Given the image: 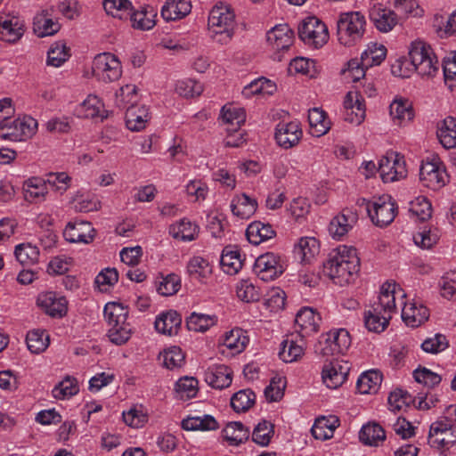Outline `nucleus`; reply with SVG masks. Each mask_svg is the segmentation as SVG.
Wrapping results in <instances>:
<instances>
[{"instance_id": "obj_1", "label": "nucleus", "mask_w": 456, "mask_h": 456, "mask_svg": "<svg viewBox=\"0 0 456 456\" xmlns=\"http://www.w3.org/2000/svg\"><path fill=\"white\" fill-rule=\"evenodd\" d=\"M359 270L360 258L357 251L347 246H340L333 250L323 265V273L340 286L354 281Z\"/></svg>"}, {"instance_id": "obj_2", "label": "nucleus", "mask_w": 456, "mask_h": 456, "mask_svg": "<svg viewBox=\"0 0 456 456\" xmlns=\"http://www.w3.org/2000/svg\"><path fill=\"white\" fill-rule=\"evenodd\" d=\"M208 29L212 38L225 45L234 34L235 14L230 5L220 3L212 8L208 15Z\"/></svg>"}, {"instance_id": "obj_3", "label": "nucleus", "mask_w": 456, "mask_h": 456, "mask_svg": "<svg viewBox=\"0 0 456 456\" xmlns=\"http://www.w3.org/2000/svg\"><path fill=\"white\" fill-rule=\"evenodd\" d=\"M104 316L110 326L108 332L110 340L118 346L126 343L132 334L131 326L126 322L127 308L119 303L110 302L104 307Z\"/></svg>"}, {"instance_id": "obj_4", "label": "nucleus", "mask_w": 456, "mask_h": 456, "mask_svg": "<svg viewBox=\"0 0 456 456\" xmlns=\"http://www.w3.org/2000/svg\"><path fill=\"white\" fill-rule=\"evenodd\" d=\"M365 17L360 12L339 14L337 20V35L340 44L350 46L360 41L365 32Z\"/></svg>"}, {"instance_id": "obj_5", "label": "nucleus", "mask_w": 456, "mask_h": 456, "mask_svg": "<svg viewBox=\"0 0 456 456\" xmlns=\"http://www.w3.org/2000/svg\"><path fill=\"white\" fill-rule=\"evenodd\" d=\"M410 60L417 73L422 77H433L439 70L437 57L431 46L423 41L411 44Z\"/></svg>"}, {"instance_id": "obj_6", "label": "nucleus", "mask_w": 456, "mask_h": 456, "mask_svg": "<svg viewBox=\"0 0 456 456\" xmlns=\"http://www.w3.org/2000/svg\"><path fill=\"white\" fill-rule=\"evenodd\" d=\"M37 122L29 116L12 119L4 117L0 122V138L22 142L30 138L37 131Z\"/></svg>"}, {"instance_id": "obj_7", "label": "nucleus", "mask_w": 456, "mask_h": 456, "mask_svg": "<svg viewBox=\"0 0 456 456\" xmlns=\"http://www.w3.org/2000/svg\"><path fill=\"white\" fill-rule=\"evenodd\" d=\"M350 345L349 332L345 329H339L322 335L315 351L322 356H336L344 354Z\"/></svg>"}, {"instance_id": "obj_8", "label": "nucleus", "mask_w": 456, "mask_h": 456, "mask_svg": "<svg viewBox=\"0 0 456 456\" xmlns=\"http://www.w3.org/2000/svg\"><path fill=\"white\" fill-rule=\"evenodd\" d=\"M447 174L438 156L433 155L422 161L419 168V180L432 190H438L446 183Z\"/></svg>"}, {"instance_id": "obj_9", "label": "nucleus", "mask_w": 456, "mask_h": 456, "mask_svg": "<svg viewBox=\"0 0 456 456\" xmlns=\"http://www.w3.org/2000/svg\"><path fill=\"white\" fill-rule=\"evenodd\" d=\"M428 443L437 449H449L456 444V425L446 417L430 425Z\"/></svg>"}, {"instance_id": "obj_10", "label": "nucleus", "mask_w": 456, "mask_h": 456, "mask_svg": "<svg viewBox=\"0 0 456 456\" xmlns=\"http://www.w3.org/2000/svg\"><path fill=\"white\" fill-rule=\"evenodd\" d=\"M366 210L374 224L384 227L394 221L397 206L390 196L383 195L374 201H367Z\"/></svg>"}, {"instance_id": "obj_11", "label": "nucleus", "mask_w": 456, "mask_h": 456, "mask_svg": "<svg viewBox=\"0 0 456 456\" xmlns=\"http://www.w3.org/2000/svg\"><path fill=\"white\" fill-rule=\"evenodd\" d=\"M93 74L100 81L110 83L118 80L122 75L119 60L110 53L96 55L93 61Z\"/></svg>"}, {"instance_id": "obj_12", "label": "nucleus", "mask_w": 456, "mask_h": 456, "mask_svg": "<svg viewBox=\"0 0 456 456\" xmlns=\"http://www.w3.org/2000/svg\"><path fill=\"white\" fill-rule=\"evenodd\" d=\"M299 38L314 48L322 47L329 38L326 25L316 17H308L298 27Z\"/></svg>"}, {"instance_id": "obj_13", "label": "nucleus", "mask_w": 456, "mask_h": 456, "mask_svg": "<svg viewBox=\"0 0 456 456\" xmlns=\"http://www.w3.org/2000/svg\"><path fill=\"white\" fill-rule=\"evenodd\" d=\"M378 172L385 183L395 182L407 175L403 156L395 151L387 152L379 161Z\"/></svg>"}, {"instance_id": "obj_14", "label": "nucleus", "mask_w": 456, "mask_h": 456, "mask_svg": "<svg viewBox=\"0 0 456 456\" xmlns=\"http://www.w3.org/2000/svg\"><path fill=\"white\" fill-rule=\"evenodd\" d=\"M285 271L284 263L274 253L268 252L259 256L254 265L255 273L262 281H272L281 276Z\"/></svg>"}, {"instance_id": "obj_15", "label": "nucleus", "mask_w": 456, "mask_h": 456, "mask_svg": "<svg viewBox=\"0 0 456 456\" xmlns=\"http://www.w3.org/2000/svg\"><path fill=\"white\" fill-rule=\"evenodd\" d=\"M350 370V365L347 362L338 361V359L324 364L322 372L323 383L330 389H336L342 386Z\"/></svg>"}, {"instance_id": "obj_16", "label": "nucleus", "mask_w": 456, "mask_h": 456, "mask_svg": "<svg viewBox=\"0 0 456 456\" xmlns=\"http://www.w3.org/2000/svg\"><path fill=\"white\" fill-rule=\"evenodd\" d=\"M128 20L131 26L134 29L150 30L156 24L157 10L151 4H139L137 6L133 5Z\"/></svg>"}, {"instance_id": "obj_17", "label": "nucleus", "mask_w": 456, "mask_h": 456, "mask_svg": "<svg viewBox=\"0 0 456 456\" xmlns=\"http://www.w3.org/2000/svg\"><path fill=\"white\" fill-rule=\"evenodd\" d=\"M95 233L91 223L85 221L69 222L63 231L65 240L71 243L88 244L94 240Z\"/></svg>"}, {"instance_id": "obj_18", "label": "nucleus", "mask_w": 456, "mask_h": 456, "mask_svg": "<svg viewBox=\"0 0 456 456\" xmlns=\"http://www.w3.org/2000/svg\"><path fill=\"white\" fill-rule=\"evenodd\" d=\"M24 33V21L11 13L0 14V39L8 43L18 41Z\"/></svg>"}, {"instance_id": "obj_19", "label": "nucleus", "mask_w": 456, "mask_h": 456, "mask_svg": "<svg viewBox=\"0 0 456 456\" xmlns=\"http://www.w3.org/2000/svg\"><path fill=\"white\" fill-rule=\"evenodd\" d=\"M37 305L48 315L61 318L68 311V302L64 297H57L54 292H45L38 296Z\"/></svg>"}, {"instance_id": "obj_20", "label": "nucleus", "mask_w": 456, "mask_h": 456, "mask_svg": "<svg viewBox=\"0 0 456 456\" xmlns=\"http://www.w3.org/2000/svg\"><path fill=\"white\" fill-rule=\"evenodd\" d=\"M302 134L299 123H279L276 126L275 140L281 147L290 149L299 142Z\"/></svg>"}, {"instance_id": "obj_21", "label": "nucleus", "mask_w": 456, "mask_h": 456, "mask_svg": "<svg viewBox=\"0 0 456 456\" xmlns=\"http://www.w3.org/2000/svg\"><path fill=\"white\" fill-rule=\"evenodd\" d=\"M266 39L274 51H285L294 42V32L289 25L279 24L267 32Z\"/></svg>"}, {"instance_id": "obj_22", "label": "nucleus", "mask_w": 456, "mask_h": 456, "mask_svg": "<svg viewBox=\"0 0 456 456\" xmlns=\"http://www.w3.org/2000/svg\"><path fill=\"white\" fill-rule=\"evenodd\" d=\"M344 119L354 125H360L365 118V107L357 92H348L344 101Z\"/></svg>"}, {"instance_id": "obj_23", "label": "nucleus", "mask_w": 456, "mask_h": 456, "mask_svg": "<svg viewBox=\"0 0 456 456\" xmlns=\"http://www.w3.org/2000/svg\"><path fill=\"white\" fill-rule=\"evenodd\" d=\"M321 317L312 308L304 307L298 311L295 318L296 331L305 338L318 331Z\"/></svg>"}, {"instance_id": "obj_24", "label": "nucleus", "mask_w": 456, "mask_h": 456, "mask_svg": "<svg viewBox=\"0 0 456 456\" xmlns=\"http://www.w3.org/2000/svg\"><path fill=\"white\" fill-rule=\"evenodd\" d=\"M370 19L378 30L387 33L397 24V16L390 9L374 5L370 10Z\"/></svg>"}, {"instance_id": "obj_25", "label": "nucleus", "mask_w": 456, "mask_h": 456, "mask_svg": "<svg viewBox=\"0 0 456 456\" xmlns=\"http://www.w3.org/2000/svg\"><path fill=\"white\" fill-rule=\"evenodd\" d=\"M357 221L356 213L350 209H343L341 214L335 216L330 223L329 232L333 238L340 239L353 227Z\"/></svg>"}, {"instance_id": "obj_26", "label": "nucleus", "mask_w": 456, "mask_h": 456, "mask_svg": "<svg viewBox=\"0 0 456 456\" xmlns=\"http://www.w3.org/2000/svg\"><path fill=\"white\" fill-rule=\"evenodd\" d=\"M232 370L224 364L209 367L205 372V381L213 388L223 389L232 383Z\"/></svg>"}, {"instance_id": "obj_27", "label": "nucleus", "mask_w": 456, "mask_h": 456, "mask_svg": "<svg viewBox=\"0 0 456 456\" xmlns=\"http://www.w3.org/2000/svg\"><path fill=\"white\" fill-rule=\"evenodd\" d=\"M60 28L61 24L53 20L46 10L37 13L33 19V31L38 37L53 36Z\"/></svg>"}, {"instance_id": "obj_28", "label": "nucleus", "mask_w": 456, "mask_h": 456, "mask_svg": "<svg viewBox=\"0 0 456 456\" xmlns=\"http://www.w3.org/2000/svg\"><path fill=\"white\" fill-rule=\"evenodd\" d=\"M191 11L190 0H166L160 14L167 20H176L186 17Z\"/></svg>"}, {"instance_id": "obj_29", "label": "nucleus", "mask_w": 456, "mask_h": 456, "mask_svg": "<svg viewBox=\"0 0 456 456\" xmlns=\"http://www.w3.org/2000/svg\"><path fill=\"white\" fill-rule=\"evenodd\" d=\"M396 287L397 285L395 282L384 283L381 287L378 301H375L371 306L392 317L393 313L396 310L395 296L396 293Z\"/></svg>"}, {"instance_id": "obj_30", "label": "nucleus", "mask_w": 456, "mask_h": 456, "mask_svg": "<svg viewBox=\"0 0 456 456\" xmlns=\"http://www.w3.org/2000/svg\"><path fill=\"white\" fill-rule=\"evenodd\" d=\"M154 324L158 332L172 336L177 334L182 324V317L176 311L170 310L159 314Z\"/></svg>"}, {"instance_id": "obj_31", "label": "nucleus", "mask_w": 456, "mask_h": 456, "mask_svg": "<svg viewBox=\"0 0 456 456\" xmlns=\"http://www.w3.org/2000/svg\"><path fill=\"white\" fill-rule=\"evenodd\" d=\"M428 309L421 304H404L402 309V318L403 322L406 325L413 328L421 325L428 319Z\"/></svg>"}, {"instance_id": "obj_32", "label": "nucleus", "mask_w": 456, "mask_h": 456, "mask_svg": "<svg viewBox=\"0 0 456 456\" xmlns=\"http://www.w3.org/2000/svg\"><path fill=\"white\" fill-rule=\"evenodd\" d=\"M220 117L222 122L227 126V133L239 132L240 126L244 124L246 120L245 110L232 105L224 106Z\"/></svg>"}, {"instance_id": "obj_33", "label": "nucleus", "mask_w": 456, "mask_h": 456, "mask_svg": "<svg viewBox=\"0 0 456 456\" xmlns=\"http://www.w3.org/2000/svg\"><path fill=\"white\" fill-rule=\"evenodd\" d=\"M150 119L149 110L145 106H129L126 112V127L131 131H141L145 128Z\"/></svg>"}, {"instance_id": "obj_34", "label": "nucleus", "mask_w": 456, "mask_h": 456, "mask_svg": "<svg viewBox=\"0 0 456 456\" xmlns=\"http://www.w3.org/2000/svg\"><path fill=\"white\" fill-rule=\"evenodd\" d=\"M220 264L224 273L230 275L236 274L243 265L240 249L233 246L225 247L223 249Z\"/></svg>"}, {"instance_id": "obj_35", "label": "nucleus", "mask_w": 456, "mask_h": 456, "mask_svg": "<svg viewBox=\"0 0 456 456\" xmlns=\"http://www.w3.org/2000/svg\"><path fill=\"white\" fill-rule=\"evenodd\" d=\"M276 232L271 224L259 221L251 223L246 230V236L248 241L254 245L268 240L273 238Z\"/></svg>"}, {"instance_id": "obj_36", "label": "nucleus", "mask_w": 456, "mask_h": 456, "mask_svg": "<svg viewBox=\"0 0 456 456\" xmlns=\"http://www.w3.org/2000/svg\"><path fill=\"white\" fill-rule=\"evenodd\" d=\"M24 196L28 201L41 202L48 193L46 182L39 177L28 179L23 184Z\"/></svg>"}, {"instance_id": "obj_37", "label": "nucleus", "mask_w": 456, "mask_h": 456, "mask_svg": "<svg viewBox=\"0 0 456 456\" xmlns=\"http://www.w3.org/2000/svg\"><path fill=\"white\" fill-rule=\"evenodd\" d=\"M199 231V226L187 218H183L169 227L172 237L183 241L194 240L198 237Z\"/></svg>"}, {"instance_id": "obj_38", "label": "nucleus", "mask_w": 456, "mask_h": 456, "mask_svg": "<svg viewBox=\"0 0 456 456\" xmlns=\"http://www.w3.org/2000/svg\"><path fill=\"white\" fill-rule=\"evenodd\" d=\"M256 200L249 198L247 194L234 197L231 203L232 214L241 219L250 218L256 212Z\"/></svg>"}, {"instance_id": "obj_39", "label": "nucleus", "mask_w": 456, "mask_h": 456, "mask_svg": "<svg viewBox=\"0 0 456 456\" xmlns=\"http://www.w3.org/2000/svg\"><path fill=\"white\" fill-rule=\"evenodd\" d=\"M187 273L191 279L203 283L210 277L212 267L207 259L195 256L187 264Z\"/></svg>"}, {"instance_id": "obj_40", "label": "nucleus", "mask_w": 456, "mask_h": 456, "mask_svg": "<svg viewBox=\"0 0 456 456\" xmlns=\"http://www.w3.org/2000/svg\"><path fill=\"white\" fill-rule=\"evenodd\" d=\"M308 121L313 135L320 137L328 133L330 129V121L325 111L319 108L309 110Z\"/></svg>"}, {"instance_id": "obj_41", "label": "nucleus", "mask_w": 456, "mask_h": 456, "mask_svg": "<svg viewBox=\"0 0 456 456\" xmlns=\"http://www.w3.org/2000/svg\"><path fill=\"white\" fill-rule=\"evenodd\" d=\"M103 104L102 101L95 95H88V97L77 106L75 112L78 118H94L95 117H102L105 118L106 116L102 114Z\"/></svg>"}, {"instance_id": "obj_42", "label": "nucleus", "mask_w": 456, "mask_h": 456, "mask_svg": "<svg viewBox=\"0 0 456 456\" xmlns=\"http://www.w3.org/2000/svg\"><path fill=\"white\" fill-rule=\"evenodd\" d=\"M370 305V308L364 314V324L368 330L379 333L387 327L392 318L390 315L379 311Z\"/></svg>"}, {"instance_id": "obj_43", "label": "nucleus", "mask_w": 456, "mask_h": 456, "mask_svg": "<svg viewBox=\"0 0 456 456\" xmlns=\"http://www.w3.org/2000/svg\"><path fill=\"white\" fill-rule=\"evenodd\" d=\"M382 382V374L379 370H371L362 373L357 380L356 387L361 394L376 393Z\"/></svg>"}, {"instance_id": "obj_44", "label": "nucleus", "mask_w": 456, "mask_h": 456, "mask_svg": "<svg viewBox=\"0 0 456 456\" xmlns=\"http://www.w3.org/2000/svg\"><path fill=\"white\" fill-rule=\"evenodd\" d=\"M304 338H300V344L294 339L286 338L281 343L279 352L280 358L285 362L297 361L305 353Z\"/></svg>"}, {"instance_id": "obj_45", "label": "nucleus", "mask_w": 456, "mask_h": 456, "mask_svg": "<svg viewBox=\"0 0 456 456\" xmlns=\"http://www.w3.org/2000/svg\"><path fill=\"white\" fill-rule=\"evenodd\" d=\"M437 137L446 149L456 147V118L447 117L437 130Z\"/></svg>"}, {"instance_id": "obj_46", "label": "nucleus", "mask_w": 456, "mask_h": 456, "mask_svg": "<svg viewBox=\"0 0 456 456\" xmlns=\"http://www.w3.org/2000/svg\"><path fill=\"white\" fill-rule=\"evenodd\" d=\"M359 438L366 445L378 446L380 442L385 440L386 432L380 425L368 423L362 428Z\"/></svg>"}, {"instance_id": "obj_47", "label": "nucleus", "mask_w": 456, "mask_h": 456, "mask_svg": "<svg viewBox=\"0 0 456 456\" xmlns=\"http://www.w3.org/2000/svg\"><path fill=\"white\" fill-rule=\"evenodd\" d=\"M182 428L189 431H208L218 428V423L211 415L188 417L182 421Z\"/></svg>"}, {"instance_id": "obj_48", "label": "nucleus", "mask_w": 456, "mask_h": 456, "mask_svg": "<svg viewBox=\"0 0 456 456\" xmlns=\"http://www.w3.org/2000/svg\"><path fill=\"white\" fill-rule=\"evenodd\" d=\"M223 436L231 445H239L249 437V430L241 422H230L223 429Z\"/></svg>"}, {"instance_id": "obj_49", "label": "nucleus", "mask_w": 456, "mask_h": 456, "mask_svg": "<svg viewBox=\"0 0 456 456\" xmlns=\"http://www.w3.org/2000/svg\"><path fill=\"white\" fill-rule=\"evenodd\" d=\"M217 322V317L215 314H205L192 313L186 319V326L189 330L196 332H205L210 327L214 326Z\"/></svg>"}, {"instance_id": "obj_50", "label": "nucleus", "mask_w": 456, "mask_h": 456, "mask_svg": "<svg viewBox=\"0 0 456 456\" xmlns=\"http://www.w3.org/2000/svg\"><path fill=\"white\" fill-rule=\"evenodd\" d=\"M103 8L107 14L126 20L133 10V4L129 0H103Z\"/></svg>"}, {"instance_id": "obj_51", "label": "nucleus", "mask_w": 456, "mask_h": 456, "mask_svg": "<svg viewBox=\"0 0 456 456\" xmlns=\"http://www.w3.org/2000/svg\"><path fill=\"white\" fill-rule=\"evenodd\" d=\"M318 252L319 242L314 237L301 238L294 249L302 262H309Z\"/></svg>"}, {"instance_id": "obj_52", "label": "nucleus", "mask_w": 456, "mask_h": 456, "mask_svg": "<svg viewBox=\"0 0 456 456\" xmlns=\"http://www.w3.org/2000/svg\"><path fill=\"white\" fill-rule=\"evenodd\" d=\"M390 116L393 119L398 120L400 125L404 121L411 120L414 117L411 104L407 100L395 99L390 104Z\"/></svg>"}, {"instance_id": "obj_53", "label": "nucleus", "mask_w": 456, "mask_h": 456, "mask_svg": "<svg viewBox=\"0 0 456 456\" xmlns=\"http://www.w3.org/2000/svg\"><path fill=\"white\" fill-rule=\"evenodd\" d=\"M70 56L69 48L62 41L53 44L47 53V64L53 67L61 66Z\"/></svg>"}, {"instance_id": "obj_54", "label": "nucleus", "mask_w": 456, "mask_h": 456, "mask_svg": "<svg viewBox=\"0 0 456 456\" xmlns=\"http://www.w3.org/2000/svg\"><path fill=\"white\" fill-rule=\"evenodd\" d=\"M16 259L22 265H32L37 263L39 258V250L37 247L30 243H22L15 248Z\"/></svg>"}, {"instance_id": "obj_55", "label": "nucleus", "mask_w": 456, "mask_h": 456, "mask_svg": "<svg viewBox=\"0 0 456 456\" xmlns=\"http://www.w3.org/2000/svg\"><path fill=\"white\" fill-rule=\"evenodd\" d=\"M139 101L137 87L134 85H126L116 93V105L120 109H127L135 105Z\"/></svg>"}, {"instance_id": "obj_56", "label": "nucleus", "mask_w": 456, "mask_h": 456, "mask_svg": "<svg viewBox=\"0 0 456 456\" xmlns=\"http://www.w3.org/2000/svg\"><path fill=\"white\" fill-rule=\"evenodd\" d=\"M49 341V336L40 330L29 331L26 338L28 348L33 354L44 352L48 347Z\"/></svg>"}, {"instance_id": "obj_57", "label": "nucleus", "mask_w": 456, "mask_h": 456, "mask_svg": "<svg viewBox=\"0 0 456 456\" xmlns=\"http://www.w3.org/2000/svg\"><path fill=\"white\" fill-rule=\"evenodd\" d=\"M364 67L379 65L386 58L387 48L383 45L376 43L369 45L368 48L362 53Z\"/></svg>"}, {"instance_id": "obj_58", "label": "nucleus", "mask_w": 456, "mask_h": 456, "mask_svg": "<svg viewBox=\"0 0 456 456\" xmlns=\"http://www.w3.org/2000/svg\"><path fill=\"white\" fill-rule=\"evenodd\" d=\"M276 90V86L271 80L261 77L253 82L248 86H245L242 94L248 98L254 94H273Z\"/></svg>"}, {"instance_id": "obj_59", "label": "nucleus", "mask_w": 456, "mask_h": 456, "mask_svg": "<svg viewBox=\"0 0 456 456\" xmlns=\"http://www.w3.org/2000/svg\"><path fill=\"white\" fill-rule=\"evenodd\" d=\"M79 391L77 381L75 378L67 376L53 389V395L56 399H66L77 395Z\"/></svg>"}, {"instance_id": "obj_60", "label": "nucleus", "mask_w": 456, "mask_h": 456, "mask_svg": "<svg viewBox=\"0 0 456 456\" xmlns=\"http://www.w3.org/2000/svg\"><path fill=\"white\" fill-rule=\"evenodd\" d=\"M255 400L256 395L252 390H240L231 398V406L236 412L245 411L255 403Z\"/></svg>"}, {"instance_id": "obj_61", "label": "nucleus", "mask_w": 456, "mask_h": 456, "mask_svg": "<svg viewBox=\"0 0 456 456\" xmlns=\"http://www.w3.org/2000/svg\"><path fill=\"white\" fill-rule=\"evenodd\" d=\"M273 428L274 427L271 422L267 420H262L254 428L252 433V440L261 446H267L274 434Z\"/></svg>"}, {"instance_id": "obj_62", "label": "nucleus", "mask_w": 456, "mask_h": 456, "mask_svg": "<svg viewBox=\"0 0 456 456\" xmlns=\"http://www.w3.org/2000/svg\"><path fill=\"white\" fill-rule=\"evenodd\" d=\"M237 297L247 303L256 302L261 297V292L252 282L249 281H241L236 289Z\"/></svg>"}, {"instance_id": "obj_63", "label": "nucleus", "mask_w": 456, "mask_h": 456, "mask_svg": "<svg viewBox=\"0 0 456 456\" xmlns=\"http://www.w3.org/2000/svg\"><path fill=\"white\" fill-rule=\"evenodd\" d=\"M163 365L169 370L180 368L185 360L182 349L177 346H172L165 350L162 354Z\"/></svg>"}, {"instance_id": "obj_64", "label": "nucleus", "mask_w": 456, "mask_h": 456, "mask_svg": "<svg viewBox=\"0 0 456 456\" xmlns=\"http://www.w3.org/2000/svg\"><path fill=\"white\" fill-rule=\"evenodd\" d=\"M444 81L451 90L456 89V51L444 58L443 62Z\"/></svg>"}]
</instances>
